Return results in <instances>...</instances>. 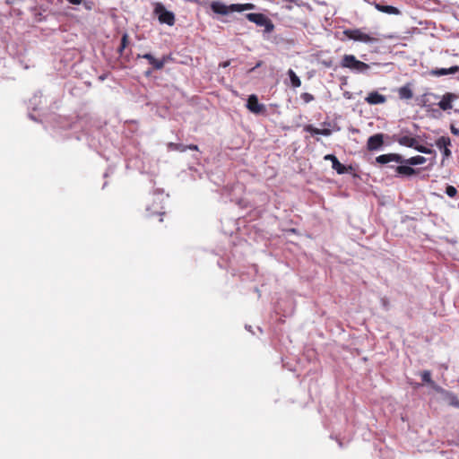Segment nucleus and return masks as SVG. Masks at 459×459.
I'll return each instance as SVG.
<instances>
[{"mask_svg": "<svg viewBox=\"0 0 459 459\" xmlns=\"http://www.w3.org/2000/svg\"><path fill=\"white\" fill-rule=\"evenodd\" d=\"M392 161H394L399 164L417 166L424 164L426 162V158L420 155H417L414 157H411L409 159H404L401 154L398 153L382 154L376 158V162L382 165L387 164Z\"/></svg>", "mask_w": 459, "mask_h": 459, "instance_id": "1", "label": "nucleus"}, {"mask_svg": "<svg viewBox=\"0 0 459 459\" xmlns=\"http://www.w3.org/2000/svg\"><path fill=\"white\" fill-rule=\"evenodd\" d=\"M341 66L357 74H366L370 68L368 64L358 60L353 55H344L341 61Z\"/></svg>", "mask_w": 459, "mask_h": 459, "instance_id": "2", "label": "nucleus"}, {"mask_svg": "<svg viewBox=\"0 0 459 459\" xmlns=\"http://www.w3.org/2000/svg\"><path fill=\"white\" fill-rule=\"evenodd\" d=\"M246 18L260 27H264V32L270 33L274 30L273 22L264 13H250L246 14Z\"/></svg>", "mask_w": 459, "mask_h": 459, "instance_id": "3", "label": "nucleus"}, {"mask_svg": "<svg viewBox=\"0 0 459 459\" xmlns=\"http://www.w3.org/2000/svg\"><path fill=\"white\" fill-rule=\"evenodd\" d=\"M154 14L158 17L160 23L173 26L175 23V14L166 9L163 4L156 3L153 10Z\"/></svg>", "mask_w": 459, "mask_h": 459, "instance_id": "4", "label": "nucleus"}, {"mask_svg": "<svg viewBox=\"0 0 459 459\" xmlns=\"http://www.w3.org/2000/svg\"><path fill=\"white\" fill-rule=\"evenodd\" d=\"M343 33L349 39H352L354 41H359L363 43H375L377 41L376 38H373L370 35L364 33L359 29L345 30Z\"/></svg>", "mask_w": 459, "mask_h": 459, "instance_id": "5", "label": "nucleus"}, {"mask_svg": "<svg viewBox=\"0 0 459 459\" xmlns=\"http://www.w3.org/2000/svg\"><path fill=\"white\" fill-rule=\"evenodd\" d=\"M164 191L162 189H156L154 192H153V195H154V204H152V208L150 207V206H147L146 207V211L149 213V215H153V214H159V215H163L164 214V212L162 211L163 210V206L161 205V203L164 201Z\"/></svg>", "mask_w": 459, "mask_h": 459, "instance_id": "6", "label": "nucleus"}, {"mask_svg": "<svg viewBox=\"0 0 459 459\" xmlns=\"http://www.w3.org/2000/svg\"><path fill=\"white\" fill-rule=\"evenodd\" d=\"M137 58H144L152 66V70H161L164 65L171 60L170 55L163 56L160 59L155 58L152 54L146 53L143 55H137Z\"/></svg>", "mask_w": 459, "mask_h": 459, "instance_id": "7", "label": "nucleus"}, {"mask_svg": "<svg viewBox=\"0 0 459 459\" xmlns=\"http://www.w3.org/2000/svg\"><path fill=\"white\" fill-rule=\"evenodd\" d=\"M247 108L255 115H266L265 105L259 103L255 94H251L246 104Z\"/></svg>", "mask_w": 459, "mask_h": 459, "instance_id": "8", "label": "nucleus"}, {"mask_svg": "<svg viewBox=\"0 0 459 459\" xmlns=\"http://www.w3.org/2000/svg\"><path fill=\"white\" fill-rule=\"evenodd\" d=\"M387 138H389V135L382 133H377L369 136L367 141V149L370 152L379 151L384 145L385 139Z\"/></svg>", "mask_w": 459, "mask_h": 459, "instance_id": "9", "label": "nucleus"}, {"mask_svg": "<svg viewBox=\"0 0 459 459\" xmlns=\"http://www.w3.org/2000/svg\"><path fill=\"white\" fill-rule=\"evenodd\" d=\"M421 379L424 383L428 384L434 391H436L438 394H444L446 390L441 387L440 385H437L432 379H431V373L429 370H424L420 372Z\"/></svg>", "mask_w": 459, "mask_h": 459, "instance_id": "10", "label": "nucleus"}, {"mask_svg": "<svg viewBox=\"0 0 459 459\" xmlns=\"http://www.w3.org/2000/svg\"><path fill=\"white\" fill-rule=\"evenodd\" d=\"M457 73H459V65H453L449 68H436L429 71V74L436 77L455 74Z\"/></svg>", "mask_w": 459, "mask_h": 459, "instance_id": "11", "label": "nucleus"}, {"mask_svg": "<svg viewBox=\"0 0 459 459\" xmlns=\"http://www.w3.org/2000/svg\"><path fill=\"white\" fill-rule=\"evenodd\" d=\"M211 10L221 15H227L231 12V4L226 5L222 2L220 1H213L211 4Z\"/></svg>", "mask_w": 459, "mask_h": 459, "instance_id": "12", "label": "nucleus"}, {"mask_svg": "<svg viewBox=\"0 0 459 459\" xmlns=\"http://www.w3.org/2000/svg\"><path fill=\"white\" fill-rule=\"evenodd\" d=\"M457 99V95L455 93L447 92L446 93L441 100L438 102V107L442 110H448L453 108L452 102Z\"/></svg>", "mask_w": 459, "mask_h": 459, "instance_id": "13", "label": "nucleus"}, {"mask_svg": "<svg viewBox=\"0 0 459 459\" xmlns=\"http://www.w3.org/2000/svg\"><path fill=\"white\" fill-rule=\"evenodd\" d=\"M365 100L370 105H377L385 103L386 99L385 96L378 93L377 91H372L365 98Z\"/></svg>", "mask_w": 459, "mask_h": 459, "instance_id": "14", "label": "nucleus"}, {"mask_svg": "<svg viewBox=\"0 0 459 459\" xmlns=\"http://www.w3.org/2000/svg\"><path fill=\"white\" fill-rule=\"evenodd\" d=\"M374 5L377 10L387 14L398 15L401 13L398 8L392 5L383 4L381 3H374Z\"/></svg>", "mask_w": 459, "mask_h": 459, "instance_id": "15", "label": "nucleus"}, {"mask_svg": "<svg viewBox=\"0 0 459 459\" xmlns=\"http://www.w3.org/2000/svg\"><path fill=\"white\" fill-rule=\"evenodd\" d=\"M304 131L307 132V133H310L312 135H315V134H321V135H324V136H329L332 134V130L329 129V128H323V129H319V128H316L315 126H313L312 125H307L304 126Z\"/></svg>", "mask_w": 459, "mask_h": 459, "instance_id": "16", "label": "nucleus"}, {"mask_svg": "<svg viewBox=\"0 0 459 459\" xmlns=\"http://www.w3.org/2000/svg\"><path fill=\"white\" fill-rule=\"evenodd\" d=\"M394 169H395L396 173L399 176L411 177V176L416 174V169L407 164H404V165L401 164V165L395 167Z\"/></svg>", "mask_w": 459, "mask_h": 459, "instance_id": "17", "label": "nucleus"}, {"mask_svg": "<svg viewBox=\"0 0 459 459\" xmlns=\"http://www.w3.org/2000/svg\"><path fill=\"white\" fill-rule=\"evenodd\" d=\"M395 141L400 145L406 146L409 148H413V149L416 146V142H417L416 139L410 137V136H406V135L399 137V138L395 139Z\"/></svg>", "mask_w": 459, "mask_h": 459, "instance_id": "18", "label": "nucleus"}, {"mask_svg": "<svg viewBox=\"0 0 459 459\" xmlns=\"http://www.w3.org/2000/svg\"><path fill=\"white\" fill-rule=\"evenodd\" d=\"M255 5L251 3L247 4H231V12H238L241 13L247 10H254Z\"/></svg>", "mask_w": 459, "mask_h": 459, "instance_id": "19", "label": "nucleus"}, {"mask_svg": "<svg viewBox=\"0 0 459 459\" xmlns=\"http://www.w3.org/2000/svg\"><path fill=\"white\" fill-rule=\"evenodd\" d=\"M398 95L402 100H410L412 98V91L409 85H404L398 90Z\"/></svg>", "mask_w": 459, "mask_h": 459, "instance_id": "20", "label": "nucleus"}, {"mask_svg": "<svg viewBox=\"0 0 459 459\" xmlns=\"http://www.w3.org/2000/svg\"><path fill=\"white\" fill-rule=\"evenodd\" d=\"M332 168L333 169H334L339 175H342V174H345L349 171V169H351V168L350 167L349 169L342 164L339 160H333V163L332 164Z\"/></svg>", "mask_w": 459, "mask_h": 459, "instance_id": "21", "label": "nucleus"}, {"mask_svg": "<svg viewBox=\"0 0 459 459\" xmlns=\"http://www.w3.org/2000/svg\"><path fill=\"white\" fill-rule=\"evenodd\" d=\"M450 145L451 139L448 136H441L436 141V146L441 151L446 147H449Z\"/></svg>", "mask_w": 459, "mask_h": 459, "instance_id": "22", "label": "nucleus"}, {"mask_svg": "<svg viewBox=\"0 0 459 459\" xmlns=\"http://www.w3.org/2000/svg\"><path fill=\"white\" fill-rule=\"evenodd\" d=\"M288 75L290 77V83L292 87L298 88L301 85V81L299 77L294 73L293 70L290 69L288 71Z\"/></svg>", "mask_w": 459, "mask_h": 459, "instance_id": "23", "label": "nucleus"}, {"mask_svg": "<svg viewBox=\"0 0 459 459\" xmlns=\"http://www.w3.org/2000/svg\"><path fill=\"white\" fill-rule=\"evenodd\" d=\"M167 146L169 151H177L179 152H184L186 151V145L183 143H169Z\"/></svg>", "mask_w": 459, "mask_h": 459, "instance_id": "24", "label": "nucleus"}, {"mask_svg": "<svg viewBox=\"0 0 459 459\" xmlns=\"http://www.w3.org/2000/svg\"><path fill=\"white\" fill-rule=\"evenodd\" d=\"M41 92H38L30 100V107L32 109L36 110L38 108V105L41 102Z\"/></svg>", "mask_w": 459, "mask_h": 459, "instance_id": "25", "label": "nucleus"}, {"mask_svg": "<svg viewBox=\"0 0 459 459\" xmlns=\"http://www.w3.org/2000/svg\"><path fill=\"white\" fill-rule=\"evenodd\" d=\"M414 149L416 151H418L419 152H421V153H424V154H431V153H434L435 151L430 149V148H428V147H425L423 145H420L416 143V146L414 147Z\"/></svg>", "mask_w": 459, "mask_h": 459, "instance_id": "26", "label": "nucleus"}, {"mask_svg": "<svg viewBox=\"0 0 459 459\" xmlns=\"http://www.w3.org/2000/svg\"><path fill=\"white\" fill-rule=\"evenodd\" d=\"M127 44H128V34L124 33L122 36V39H121L120 47L118 48V52L120 54H122L123 50L126 48Z\"/></svg>", "mask_w": 459, "mask_h": 459, "instance_id": "27", "label": "nucleus"}, {"mask_svg": "<svg viewBox=\"0 0 459 459\" xmlns=\"http://www.w3.org/2000/svg\"><path fill=\"white\" fill-rule=\"evenodd\" d=\"M449 398H450V403L455 407H459V400L457 399L456 395L453 393L445 392Z\"/></svg>", "mask_w": 459, "mask_h": 459, "instance_id": "28", "label": "nucleus"}, {"mask_svg": "<svg viewBox=\"0 0 459 459\" xmlns=\"http://www.w3.org/2000/svg\"><path fill=\"white\" fill-rule=\"evenodd\" d=\"M446 194L449 197H455L456 195V194H457V189L455 186H448L446 188Z\"/></svg>", "mask_w": 459, "mask_h": 459, "instance_id": "29", "label": "nucleus"}, {"mask_svg": "<svg viewBox=\"0 0 459 459\" xmlns=\"http://www.w3.org/2000/svg\"><path fill=\"white\" fill-rule=\"evenodd\" d=\"M301 99L304 100V102L309 103L314 100V96L310 93L304 92L301 94Z\"/></svg>", "mask_w": 459, "mask_h": 459, "instance_id": "30", "label": "nucleus"}, {"mask_svg": "<svg viewBox=\"0 0 459 459\" xmlns=\"http://www.w3.org/2000/svg\"><path fill=\"white\" fill-rule=\"evenodd\" d=\"M380 303H381V306H382L385 310H388V309H389V300L387 299V298H385V297L381 298V299H380Z\"/></svg>", "mask_w": 459, "mask_h": 459, "instance_id": "31", "label": "nucleus"}, {"mask_svg": "<svg viewBox=\"0 0 459 459\" xmlns=\"http://www.w3.org/2000/svg\"><path fill=\"white\" fill-rule=\"evenodd\" d=\"M82 4H83L84 8L89 11L92 10L93 5H94L93 2H91V1H84L83 0V2Z\"/></svg>", "mask_w": 459, "mask_h": 459, "instance_id": "32", "label": "nucleus"}, {"mask_svg": "<svg viewBox=\"0 0 459 459\" xmlns=\"http://www.w3.org/2000/svg\"><path fill=\"white\" fill-rule=\"evenodd\" d=\"M442 154H443V160H445V159H448L451 156L452 152L448 147L447 148L446 147L444 150H442Z\"/></svg>", "mask_w": 459, "mask_h": 459, "instance_id": "33", "label": "nucleus"}, {"mask_svg": "<svg viewBox=\"0 0 459 459\" xmlns=\"http://www.w3.org/2000/svg\"><path fill=\"white\" fill-rule=\"evenodd\" d=\"M325 160H330L332 164L333 163V160H337L336 156L333 154H327L324 158Z\"/></svg>", "mask_w": 459, "mask_h": 459, "instance_id": "34", "label": "nucleus"}, {"mask_svg": "<svg viewBox=\"0 0 459 459\" xmlns=\"http://www.w3.org/2000/svg\"><path fill=\"white\" fill-rule=\"evenodd\" d=\"M186 150H191V151H195V152L199 151L198 146L196 144L186 145Z\"/></svg>", "mask_w": 459, "mask_h": 459, "instance_id": "35", "label": "nucleus"}, {"mask_svg": "<svg viewBox=\"0 0 459 459\" xmlns=\"http://www.w3.org/2000/svg\"><path fill=\"white\" fill-rule=\"evenodd\" d=\"M68 3H70L71 4H81L83 0H66Z\"/></svg>", "mask_w": 459, "mask_h": 459, "instance_id": "36", "label": "nucleus"}, {"mask_svg": "<svg viewBox=\"0 0 459 459\" xmlns=\"http://www.w3.org/2000/svg\"><path fill=\"white\" fill-rule=\"evenodd\" d=\"M262 65V61L256 63V65L249 70V73H253L255 69Z\"/></svg>", "mask_w": 459, "mask_h": 459, "instance_id": "37", "label": "nucleus"}, {"mask_svg": "<svg viewBox=\"0 0 459 459\" xmlns=\"http://www.w3.org/2000/svg\"><path fill=\"white\" fill-rule=\"evenodd\" d=\"M451 133L455 135H459V129L455 127L454 126H451Z\"/></svg>", "mask_w": 459, "mask_h": 459, "instance_id": "38", "label": "nucleus"}, {"mask_svg": "<svg viewBox=\"0 0 459 459\" xmlns=\"http://www.w3.org/2000/svg\"><path fill=\"white\" fill-rule=\"evenodd\" d=\"M230 64V61H225L223 63H221L220 65L222 66V67H228Z\"/></svg>", "mask_w": 459, "mask_h": 459, "instance_id": "39", "label": "nucleus"}, {"mask_svg": "<svg viewBox=\"0 0 459 459\" xmlns=\"http://www.w3.org/2000/svg\"><path fill=\"white\" fill-rule=\"evenodd\" d=\"M152 69H149V70H147V71L145 72V75H146V76H150V75L152 74Z\"/></svg>", "mask_w": 459, "mask_h": 459, "instance_id": "40", "label": "nucleus"}, {"mask_svg": "<svg viewBox=\"0 0 459 459\" xmlns=\"http://www.w3.org/2000/svg\"><path fill=\"white\" fill-rule=\"evenodd\" d=\"M29 117L34 121H37L36 117L32 114H29Z\"/></svg>", "mask_w": 459, "mask_h": 459, "instance_id": "41", "label": "nucleus"}, {"mask_svg": "<svg viewBox=\"0 0 459 459\" xmlns=\"http://www.w3.org/2000/svg\"><path fill=\"white\" fill-rule=\"evenodd\" d=\"M425 97H426V94L422 95V97H421V102L423 103V105H425V100H424Z\"/></svg>", "mask_w": 459, "mask_h": 459, "instance_id": "42", "label": "nucleus"}, {"mask_svg": "<svg viewBox=\"0 0 459 459\" xmlns=\"http://www.w3.org/2000/svg\"><path fill=\"white\" fill-rule=\"evenodd\" d=\"M194 159H195V160H199V156H198V155H195V156H194Z\"/></svg>", "mask_w": 459, "mask_h": 459, "instance_id": "43", "label": "nucleus"}, {"mask_svg": "<svg viewBox=\"0 0 459 459\" xmlns=\"http://www.w3.org/2000/svg\"><path fill=\"white\" fill-rule=\"evenodd\" d=\"M246 328H247L248 331H250L251 326H247V325H246Z\"/></svg>", "mask_w": 459, "mask_h": 459, "instance_id": "44", "label": "nucleus"}, {"mask_svg": "<svg viewBox=\"0 0 459 459\" xmlns=\"http://www.w3.org/2000/svg\"><path fill=\"white\" fill-rule=\"evenodd\" d=\"M457 6H458V8H459V4H458Z\"/></svg>", "mask_w": 459, "mask_h": 459, "instance_id": "45", "label": "nucleus"}]
</instances>
